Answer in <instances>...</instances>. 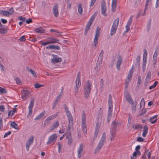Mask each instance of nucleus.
Masks as SVG:
<instances>
[{
    "mask_svg": "<svg viewBox=\"0 0 159 159\" xmlns=\"http://www.w3.org/2000/svg\"><path fill=\"white\" fill-rule=\"evenodd\" d=\"M106 135L105 132H104L103 133L102 137L101 139L96 147L94 153L96 154L102 148L103 145H104L105 143L106 142Z\"/></svg>",
    "mask_w": 159,
    "mask_h": 159,
    "instance_id": "f257e3e1",
    "label": "nucleus"
},
{
    "mask_svg": "<svg viewBox=\"0 0 159 159\" xmlns=\"http://www.w3.org/2000/svg\"><path fill=\"white\" fill-rule=\"evenodd\" d=\"M119 22V19L118 18H116L114 21L113 24L112 26L110 35L111 36H113L116 33V30L117 26Z\"/></svg>",
    "mask_w": 159,
    "mask_h": 159,
    "instance_id": "f03ea898",
    "label": "nucleus"
},
{
    "mask_svg": "<svg viewBox=\"0 0 159 159\" xmlns=\"http://www.w3.org/2000/svg\"><path fill=\"white\" fill-rule=\"evenodd\" d=\"M48 39H49V40L45 42H43L42 41H41L40 43L41 45L43 46H45L49 44L57 43L59 41V40L57 39L54 38L53 37H49L48 38Z\"/></svg>",
    "mask_w": 159,
    "mask_h": 159,
    "instance_id": "7ed1b4c3",
    "label": "nucleus"
},
{
    "mask_svg": "<svg viewBox=\"0 0 159 159\" xmlns=\"http://www.w3.org/2000/svg\"><path fill=\"white\" fill-rule=\"evenodd\" d=\"M96 120L97 121V122H96L95 133L94 134L93 140H91V142H93L94 140L96 139L98 134L99 128L102 121V120Z\"/></svg>",
    "mask_w": 159,
    "mask_h": 159,
    "instance_id": "20e7f679",
    "label": "nucleus"
},
{
    "mask_svg": "<svg viewBox=\"0 0 159 159\" xmlns=\"http://www.w3.org/2000/svg\"><path fill=\"white\" fill-rule=\"evenodd\" d=\"M57 138V136L56 134H53L50 135L48 138L46 144L48 145L53 144L56 141Z\"/></svg>",
    "mask_w": 159,
    "mask_h": 159,
    "instance_id": "39448f33",
    "label": "nucleus"
},
{
    "mask_svg": "<svg viewBox=\"0 0 159 159\" xmlns=\"http://www.w3.org/2000/svg\"><path fill=\"white\" fill-rule=\"evenodd\" d=\"M65 111L66 112V115L67 116V118L69 121V127L70 128L72 125H73V120L72 117V115L70 111H69L67 107L65 108Z\"/></svg>",
    "mask_w": 159,
    "mask_h": 159,
    "instance_id": "423d86ee",
    "label": "nucleus"
},
{
    "mask_svg": "<svg viewBox=\"0 0 159 159\" xmlns=\"http://www.w3.org/2000/svg\"><path fill=\"white\" fill-rule=\"evenodd\" d=\"M14 10L12 8H11L8 11L2 10L0 11V14L4 16L9 17L14 13Z\"/></svg>",
    "mask_w": 159,
    "mask_h": 159,
    "instance_id": "0eeeda50",
    "label": "nucleus"
},
{
    "mask_svg": "<svg viewBox=\"0 0 159 159\" xmlns=\"http://www.w3.org/2000/svg\"><path fill=\"white\" fill-rule=\"evenodd\" d=\"M75 91L77 93L78 92L79 88L81 85L80 74V72L78 73L75 81Z\"/></svg>",
    "mask_w": 159,
    "mask_h": 159,
    "instance_id": "6e6552de",
    "label": "nucleus"
},
{
    "mask_svg": "<svg viewBox=\"0 0 159 159\" xmlns=\"http://www.w3.org/2000/svg\"><path fill=\"white\" fill-rule=\"evenodd\" d=\"M84 94L86 98H88L89 94V83L88 82L84 85Z\"/></svg>",
    "mask_w": 159,
    "mask_h": 159,
    "instance_id": "1a4fd4ad",
    "label": "nucleus"
},
{
    "mask_svg": "<svg viewBox=\"0 0 159 159\" xmlns=\"http://www.w3.org/2000/svg\"><path fill=\"white\" fill-rule=\"evenodd\" d=\"M34 99L32 98L30 101V104L28 106L29 113L27 115V117H29L32 114V109L34 105Z\"/></svg>",
    "mask_w": 159,
    "mask_h": 159,
    "instance_id": "9d476101",
    "label": "nucleus"
},
{
    "mask_svg": "<svg viewBox=\"0 0 159 159\" xmlns=\"http://www.w3.org/2000/svg\"><path fill=\"white\" fill-rule=\"evenodd\" d=\"M101 13L102 14L105 16H107V14L106 13V11H107V7L105 0H102L101 5Z\"/></svg>",
    "mask_w": 159,
    "mask_h": 159,
    "instance_id": "9b49d317",
    "label": "nucleus"
},
{
    "mask_svg": "<svg viewBox=\"0 0 159 159\" xmlns=\"http://www.w3.org/2000/svg\"><path fill=\"white\" fill-rule=\"evenodd\" d=\"M34 141V137L33 136H31L29 138L28 140L26 142L25 146L26 150L27 151H29L30 147L33 143Z\"/></svg>",
    "mask_w": 159,
    "mask_h": 159,
    "instance_id": "f8f14e48",
    "label": "nucleus"
},
{
    "mask_svg": "<svg viewBox=\"0 0 159 159\" xmlns=\"http://www.w3.org/2000/svg\"><path fill=\"white\" fill-rule=\"evenodd\" d=\"M108 105L109 108L108 113H110L111 114H112V98L111 95L109 94L108 97Z\"/></svg>",
    "mask_w": 159,
    "mask_h": 159,
    "instance_id": "ddd939ff",
    "label": "nucleus"
},
{
    "mask_svg": "<svg viewBox=\"0 0 159 159\" xmlns=\"http://www.w3.org/2000/svg\"><path fill=\"white\" fill-rule=\"evenodd\" d=\"M21 98L23 99H26L30 96V93L28 90H23L21 91Z\"/></svg>",
    "mask_w": 159,
    "mask_h": 159,
    "instance_id": "4468645a",
    "label": "nucleus"
},
{
    "mask_svg": "<svg viewBox=\"0 0 159 159\" xmlns=\"http://www.w3.org/2000/svg\"><path fill=\"white\" fill-rule=\"evenodd\" d=\"M57 116V113H56L52 116L48 117L44 121V124L45 125H48L49 123L51 120L54 119Z\"/></svg>",
    "mask_w": 159,
    "mask_h": 159,
    "instance_id": "2eb2a0df",
    "label": "nucleus"
},
{
    "mask_svg": "<svg viewBox=\"0 0 159 159\" xmlns=\"http://www.w3.org/2000/svg\"><path fill=\"white\" fill-rule=\"evenodd\" d=\"M118 60L116 63V67L118 70L120 69V66L122 62V57L119 54L117 56Z\"/></svg>",
    "mask_w": 159,
    "mask_h": 159,
    "instance_id": "dca6fc26",
    "label": "nucleus"
},
{
    "mask_svg": "<svg viewBox=\"0 0 159 159\" xmlns=\"http://www.w3.org/2000/svg\"><path fill=\"white\" fill-rule=\"evenodd\" d=\"M84 148V145L81 144L80 145V146L77 149V156L79 158H80L82 155Z\"/></svg>",
    "mask_w": 159,
    "mask_h": 159,
    "instance_id": "f3484780",
    "label": "nucleus"
},
{
    "mask_svg": "<svg viewBox=\"0 0 159 159\" xmlns=\"http://www.w3.org/2000/svg\"><path fill=\"white\" fill-rule=\"evenodd\" d=\"M53 58L52 59L51 61L53 63H57L62 61V59L60 57H59L58 56L55 55H52Z\"/></svg>",
    "mask_w": 159,
    "mask_h": 159,
    "instance_id": "a211bd4d",
    "label": "nucleus"
},
{
    "mask_svg": "<svg viewBox=\"0 0 159 159\" xmlns=\"http://www.w3.org/2000/svg\"><path fill=\"white\" fill-rule=\"evenodd\" d=\"M52 12L55 17H57L58 16L59 12L58 11V5L57 4H56L54 6L52 9Z\"/></svg>",
    "mask_w": 159,
    "mask_h": 159,
    "instance_id": "6ab92c4d",
    "label": "nucleus"
},
{
    "mask_svg": "<svg viewBox=\"0 0 159 159\" xmlns=\"http://www.w3.org/2000/svg\"><path fill=\"white\" fill-rule=\"evenodd\" d=\"M125 98L126 100L128 101L129 103L132 105L134 104V103L133 100L132 99L131 96L130 95L129 93H127L125 96Z\"/></svg>",
    "mask_w": 159,
    "mask_h": 159,
    "instance_id": "aec40b11",
    "label": "nucleus"
},
{
    "mask_svg": "<svg viewBox=\"0 0 159 159\" xmlns=\"http://www.w3.org/2000/svg\"><path fill=\"white\" fill-rule=\"evenodd\" d=\"M66 137L67 139L68 145H71L73 142V140L71 134L69 133L66 135Z\"/></svg>",
    "mask_w": 159,
    "mask_h": 159,
    "instance_id": "412c9836",
    "label": "nucleus"
},
{
    "mask_svg": "<svg viewBox=\"0 0 159 159\" xmlns=\"http://www.w3.org/2000/svg\"><path fill=\"white\" fill-rule=\"evenodd\" d=\"M117 2V0H112L111 5V11L113 12L115 11L116 9V8Z\"/></svg>",
    "mask_w": 159,
    "mask_h": 159,
    "instance_id": "4be33fe9",
    "label": "nucleus"
},
{
    "mask_svg": "<svg viewBox=\"0 0 159 159\" xmlns=\"http://www.w3.org/2000/svg\"><path fill=\"white\" fill-rule=\"evenodd\" d=\"M98 117L97 118V120H102V108H100L98 110Z\"/></svg>",
    "mask_w": 159,
    "mask_h": 159,
    "instance_id": "5701e85b",
    "label": "nucleus"
},
{
    "mask_svg": "<svg viewBox=\"0 0 159 159\" xmlns=\"http://www.w3.org/2000/svg\"><path fill=\"white\" fill-rule=\"evenodd\" d=\"M99 36L98 31V30L96 31V34L95 36V38L94 40V46L96 47V45L98 43V38Z\"/></svg>",
    "mask_w": 159,
    "mask_h": 159,
    "instance_id": "b1692460",
    "label": "nucleus"
},
{
    "mask_svg": "<svg viewBox=\"0 0 159 159\" xmlns=\"http://www.w3.org/2000/svg\"><path fill=\"white\" fill-rule=\"evenodd\" d=\"M59 123L58 121H57L54 122L52 125L51 127V129L52 130H54L57 128L59 126Z\"/></svg>",
    "mask_w": 159,
    "mask_h": 159,
    "instance_id": "393cba45",
    "label": "nucleus"
},
{
    "mask_svg": "<svg viewBox=\"0 0 159 159\" xmlns=\"http://www.w3.org/2000/svg\"><path fill=\"white\" fill-rule=\"evenodd\" d=\"M117 123L114 121L111 124L110 130L116 131V129L117 126Z\"/></svg>",
    "mask_w": 159,
    "mask_h": 159,
    "instance_id": "a878e982",
    "label": "nucleus"
},
{
    "mask_svg": "<svg viewBox=\"0 0 159 159\" xmlns=\"http://www.w3.org/2000/svg\"><path fill=\"white\" fill-rule=\"evenodd\" d=\"M132 128L135 129H140L143 128L142 126L140 124H134L132 125Z\"/></svg>",
    "mask_w": 159,
    "mask_h": 159,
    "instance_id": "bb28decb",
    "label": "nucleus"
},
{
    "mask_svg": "<svg viewBox=\"0 0 159 159\" xmlns=\"http://www.w3.org/2000/svg\"><path fill=\"white\" fill-rule=\"evenodd\" d=\"M85 120L84 119H83L82 121V127L83 128V132L84 133V134L86 133L87 129H86V124L85 123Z\"/></svg>",
    "mask_w": 159,
    "mask_h": 159,
    "instance_id": "cd10ccee",
    "label": "nucleus"
},
{
    "mask_svg": "<svg viewBox=\"0 0 159 159\" xmlns=\"http://www.w3.org/2000/svg\"><path fill=\"white\" fill-rule=\"evenodd\" d=\"M46 113V112L45 111H43L41 112L39 115L37 116H36L34 119V120H39L43 116L44 114Z\"/></svg>",
    "mask_w": 159,
    "mask_h": 159,
    "instance_id": "c85d7f7f",
    "label": "nucleus"
},
{
    "mask_svg": "<svg viewBox=\"0 0 159 159\" xmlns=\"http://www.w3.org/2000/svg\"><path fill=\"white\" fill-rule=\"evenodd\" d=\"M140 56H137L136 59V63L135 65L137 67H140Z\"/></svg>",
    "mask_w": 159,
    "mask_h": 159,
    "instance_id": "c756f323",
    "label": "nucleus"
},
{
    "mask_svg": "<svg viewBox=\"0 0 159 159\" xmlns=\"http://www.w3.org/2000/svg\"><path fill=\"white\" fill-rule=\"evenodd\" d=\"M116 131L110 130V133L111 134L110 139L111 141L114 139L116 136Z\"/></svg>",
    "mask_w": 159,
    "mask_h": 159,
    "instance_id": "7c9ffc66",
    "label": "nucleus"
},
{
    "mask_svg": "<svg viewBox=\"0 0 159 159\" xmlns=\"http://www.w3.org/2000/svg\"><path fill=\"white\" fill-rule=\"evenodd\" d=\"M35 31L36 32L39 33H43L45 32V30L43 29L42 27H39L38 28H36L35 29Z\"/></svg>",
    "mask_w": 159,
    "mask_h": 159,
    "instance_id": "2f4dec72",
    "label": "nucleus"
},
{
    "mask_svg": "<svg viewBox=\"0 0 159 159\" xmlns=\"http://www.w3.org/2000/svg\"><path fill=\"white\" fill-rule=\"evenodd\" d=\"M11 126L15 129H18L19 128L18 127V125L15 122H12L10 124Z\"/></svg>",
    "mask_w": 159,
    "mask_h": 159,
    "instance_id": "473e14b6",
    "label": "nucleus"
},
{
    "mask_svg": "<svg viewBox=\"0 0 159 159\" xmlns=\"http://www.w3.org/2000/svg\"><path fill=\"white\" fill-rule=\"evenodd\" d=\"M157 115H156L150 118V121L152 124H154L157 122V119H156L154 120H153L154 119V118H157Z\"/></svg>",
    "mask_w": 159,
    "mask_h": 159,
    "instance_id": "72a5a7b5",
    "label": "nucleus"
},
{
    "mask_svg": "<svg viewBox=\"0 0 159 159\" xmlns=\"http://www.w3.org/2000/svg\"><path fill=\"white\" fill-rule=\"evenodd\" d=\"M133 17L134 16L133 15H132L130 16L129 19V20L127 22V25H126V26H130L131 25Z\"/></svg>",
    "mask_w": 159,
    "mask_h": 159,
    "instance_id": "f704fd0d",
    "label": "nucleus"
},
{
    "mask_svg": "<svg viewBox=\"0 0 159 159\" xmlns=\"http://www.w3.org/2000/svg\"><path fill=\"white\" fill-rule=\"evenodd\" d=\"M141 154L140 151H135L133 153L132 156L134 157H136L137 156H140Z\"/></svg>",
    "mask_w": 159,
    "mask_h": 159,
    "instance_id": "c9c22d12",
    "label": "nucleus"
},
{
    "mask_svg": "<svg viewBox=\"0 0 159 159\" xmlns=\"http://www.w3.org/2000/svg\"><path fill=\"white\" fill-rule=\"evenodd\" d=\"M16 112V111L15 109L10 111L8 113V116L10 117L12 116Z\"/></svg>",
    "mask_w": 159,
    "mask_h": 159,
    "instance_id": "e433bc0d",
    "label": "nucleus"
},
{
    "mask_svg": "<svg viewBox=\"0 0 159 159\" xmlns=\"http://www.w3.org/2000/svg\"><path fill=\"white\" fill-rule=\"evenodd\" d=\"M7 30L6 29H4L3 28H0V33L4 34L7 33Z\"/></svg>",
    "mask_w": 159,
    "mask_h": 159,
    "instance_id": "4c0bfd02",
    "label": "nucleus"
},
{
    "mask_svg": "<svg viewBox=\"0 0 159 159\" xmlns=\"http://www.w3.org/2000/svg\"><path fill=\"white\" fill-rule=\"evenodd\" d=\"M28 71H29L32 74V75L35 78L37 77V75H36L35 72L34 70H32L31 69H30L28 70Z\"/></svg>",
    "mask_w": 159,
    "mask_h": 159,
    "instance_id": "58836bf2",
    "label": "nucleus"
},
{
    "mask_svg": "<svg viewBox=\"0 0 159 159\" xmlns=\"http://www.w3.org/2000/svg\"><path fill=\"white\" fill-rule=\"evenodd\" d=\"M34 87L36 89H39L40 88L44 86L43 84H40L38 83H36L34 84Z\"/></svg>",
    "mask_w": 159,
    "mask_h": 159,
    "instance_id": "ea45409f",
    "label": "nucleus"
},
{
    "mask_svg": "<svg viewBox=\"0 0 159 159\" xmlns=\"http://www.w3.org/2000/svg\"><path fill=\"white\" fill-rule=\"evenodd\" d=\"M83 11V9L81 5L79 4L78 6V11L80 14H81Z\"/></svg>",
    "mask_w": 159,
    "mask_h": 159,
    "instance_id": "a19ab883",
    "label": "nucleus"
},
{
    "mask_svg": "<svg viewBox=\"0 0 159 159\" xmlns=\"http://www.w3.org/2000/svg\"><path fill=\"white\" fill-rule=\"evenodd\" d=\"M57 145L58 147V152L60 153L62 145L59 142L57 143Z\"/></svg>",
    "mask_w": 159,
    "mask_h": 159,
    "instance_id": "79ce46f5",
    "label": "nucleus"
},
{
    "mask_svg": "<svg viewBox=\"0 0 159 159\" xmlns=\"http://www.w3.org/2000/svg\"><path fill=\"white\" fill-rule=\"evenodd\" d=\"M102 60L101 58L100 60H99V57L98 58V61H97V66L96 67L97 68H98V67H99L102 64Z\"/></svg>",
    "mask_w": 159,
    "mask_h": 159,
    "instance_id": "37998d69",
    "label": "nucleus"
},
{
    "mask_svg": "<svg viewBox=\"0 0 159 159\" xmlns=\"http://www.w3.org/2000/svg\"><path fill=\"white\" fill-rule=\"evenodd\" d=\"M146 63H147L146 61H143L142 69H143V72H144L145 70Z\"/></svg>",
    "mask_w": 159,
    "mask_h": 159,
    "instance_id": "c03bdc74",
    "label": "nucleus"
},
{
    "mask_svg": "<svg viewBox=\"0 0 159 159\" xmlns=\"http://www.w3.org/2000/svg\"><path fill=\"white\" fill-rule=\"evenodd\" d=\"M89 30V23L87 25L85 29V30L84 31V35H86L88 31V30Z\"/></svg>",
    "mask_w": 159,
    "mask_h": 159,
    "instance_id": "a18cd8bd",
    "label": "nucleus"
},
{
    "mask_svg": "<svg viewBox=\"0 0 159 159\" xmlns=\"http://www.w3.org/2000/svg\"><path fill=\"white\" fill-rule=\"evenodd\" d=\"M112 115L110 114L107 113V123H108L110 120V119L112 116Z\"/></svg>",
    "mask_w": 159,
    "mask_h": 159,
    "instance_id": "49530a36",
    "label": "nucleus"
},
{
    "mask_svg": "<svg viewBox=\"0 0 159 159\" xmlns=\"http://www.w3.org/2000/svg\"><path fill=\"white\" fill-rule=\"evenodd\" d=\"M97 14V12H96L92 16L90 20L91 21H93Z\"/></svg>",
    "mask_w": 159,
    "mask_h": 159,
    "instance_id": "de8ad7c7",
    "label": "nucleus"
},
{
    "mask_svg": "<svg viewBox=\"0 0 159 159\" xmlns=\"http://www.w3.org/2000/svg\"><path fill=\"white\" fill-rule=\"evenodd\" d=\"M61 93L62 92L58 94V95L55 101L58 102L61 98Z\"/></svg>",
    "mask_w": 159,
    "mask_h": 159,
    "instance_id": "09e8293b",
    "label": "nucleus"
},
{
    "mask_svg": "<svg viewBox=\"0 0 159 159\" xmlns=\"http://www.w3.org/2000/svg\"><path fill=\"white\" fill-rule=\"evenodd\" d=\"M61 93L62 92L58 94V95L55 101L58 102L61 98Z\"/></svg>",
    "mask_w": 159,
    "mask_h": 159,
    "instance_id": "8fccbe9b",
    "label": "nucleus"
},
{
    "mask_svg": "<svg viewBox=\"0 0 159 159\" xmlns=\"http://www.w3.org/2000/svg\"><path fill=\"white\" fill-rule=\"evenodd\" d=\"M141 78L140 75H139L138 76V84L139 85L141 84Z\"/></svg>",
    "mask_w": 159,
    "mask_h": 159,
    "instance_id": "3c124183",
    "label": "nucleus"
},
{
    "mask_svg": "<svg viewBox=\"0 0 159 159\" xmlns=\"http://www.w3.org/2000/svg\"><path fill=\"white\" fill-rule=\"evenodd\" d=\"M151 73L150 71H149L148 73L147 74L146 78V80L147 81H148L147 80V79H150V78L151 77Z\"/></svg>",
    "mask_w": 159,
    "mask_h": 159,
    "instance_id": "603ef678",
    "label": "nucleus"
},
{
    "mask_svg": "<svg viewBox=\"0 0 159 159\" xmlns=\"http://www.w3.org/2000/svg\"><path fill=\"white\" fill-rule=\"evenodd\" d=\"M151 19H150L149 22L148 23V24L147 26V30L148 31L149 30H150V27H151Z\"/></svg>",
    "mask_w": 159,
    "mask_h": 159,
    "instance_id": "864d4df0",
    "label": "nucleus"
},
{
    "mask_svg": "<svg viewBox=\"0 0 159 159\" xmlns=\"http://www.w3.org/2000/svg\"><path fill=\"white\" fill-rule=\"evenodd\" d=\"M145 102L144 98H143L140 102V107H141V105H143L144 106L145 105Z\"/></svg>",
    "mask_w": 159,
    "mask_h": 159,
    "instance_id": "5fc2aeb1",
    "label": "nucleus"
},
{
    "mask_svg": "<svg viewBox=\"0 0 159 159\" xmlns=\"http://www.w3.org/2000/svg\"><path fill=\"white\" fill-rule=\"evenodd\" d=\"M16 83L17 84H21V82L20 80V79L18 78H16Z\"/></svg>",
    "mask_w": 159,
    "mask_h": 159,
    "instance_id": "6e6d98bb",
    "label": "nucleus"
},
{
    "mask_svg": "<svg viewBox=\"0 0 159 159\" xmlns=\"http://www.w3.org/2000/svg\"><path fill=\"white\" fill-rule=\"evenodd\" d=\"M6 93V91L3 88L0 87V93Z\"/></svg>",
    "mask_w": 159,
    "mask_h": 159,
    "instance_id": "4d7b16f0",
    "label": "nucleus"
},
{
    "mask_svg": "<svg viewBox=\"0 0 159 159\" xmlns=\"http://www.w3.org/2000/svg\"><path fill=\"white\" fill-rule=\"evenodd\" d=\"M19 40L21 41H24L25 40V36H21Z\"/></svg>",
    "mask_w": 159,
    "mask_h": 159,
    "instance_id": "13d9d810",
    "label": "nucleus"
},
{
    "mask_svg": "<svg viewBox=\"0 0 159 159\" xmlns=\"http://www.w3.org/2000/svg\"><path fill=\"white\" fill-rule=\"evenodd\" d=\"M146 112V109H145L144 110H142L141 111V114H139V116H142Z\"/></svg>",
    "mask_w": 159,
    "mask_h": 159,
    "instance_id": "bf43d9fd",
    "label": "nucleus"
},
{
    "mask_svg": "<svg viewBox=\"0 0 159 159\" xmlns=\"http://www.w3.org/2000/svg\"><path fill=\"white\" fill-rule=\"evenodd\" d=\"M5 107L3 105H0V111L3 112L4 111Z\"/></svg>",
    "mask_w": 159,
    "mask_h": 159,
    "instance_id": "052dcab7",
    "label": "nucleus"
},
{
    "mask_svg": "<svg viewBox=\"0 0 159 159\" xmlns=\"http://www.w3.org/2000/svg\"><path fill=\"white\" fill-rule=\"evenodd\" d=\"M144 53L143 54V57H147V51L145 49H144Z\"/></svg>",
    "mask_w": 159,
    "mask_h": 159,
    "instance_id": "680f3d73",
    "label": "nucleus"
},
{
    "mask_svg": "<svg viewBox=\"0 0 159 159\" xmlns=\"http://www.w3.org/2000/svg\"><path fill=\"white\" fill-rule=\"evenodd\" d=\"M144 139L142 138L139 137L138 138L137 140L139 142H143L144 141Z\"/></svg>",
    "mask_w": 159,
    "mask_h": 159,
    "instance_id": "e2e57ef3",
    "label": "nucleus"
},
{
    "mask_svg": "<svg viewBox=\"0 0 159 159\" xmlns=\"http://www.w3.org/2000/svg\"><path fill=\"white\" fill-rule=\"evenodd\" d=\"M58 103V102L57 101H54L53 104V107H52V109H53L55 107H56V106L57 105Z\"/></svg>",
    "mask_w": 159,
    "mask_h": 159,
    "instance_id": "0e129e2a",
    "label": "nucleus"
},
{
    "mask_svg": "<svg viewBox=\"0 0 159 159\" xmlns=\"http://www.w3.org/2000/svg\"><path fill=\"white\" fill-rule=\"evenodd\" d=\"M18 19L20 20H22V21L25 22V18L22 16L18 18Z\"/></svg>",
    "mask_w": 159,
    "mask_h": 159,
    "instance_id": "69168bd1",
    "label": "nucleus"
},
{
    "mask_svg": "<svg viewBox=\"0 0 159 159\" xmlns=\"http://www.w3.org/2000/svg\"><path fill=\"white\" fill-rule=\"evenodd\" d=\"M11 134V132L8 131L7 132L5 133V134L4 137L5 138L7 137L8 135H10Z\"/></svg>",
    "mask_w": 159,
    "mask_h": 159,
    "instance_id": "338daca9",
    "label": "nucleus"
},
{
    "mask_svg": "<svg viewBox=\"0 0 159 159\" xmlns=\"http://www.w3.org/2000/svg\"><path fill=\"white\" fill-rule=\"evenodd\" d=\"M148 128L147 126L145 125L143 127V131H144L148 132Z\"/></svg>",
    "mask_w": 159,
    "mask_h": 159,
    "instance_id": "774afa93",
    "label": "nucleus"
}]
</instances>
